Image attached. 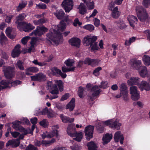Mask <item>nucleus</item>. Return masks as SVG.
Wrapping results in <instances>:
<instances>
[{"instance_id": "nucleus-43", "label": "nucleus", "mask_w": 150, "mask_h": 150, "mask_svg": "<svg viewBox=\"0 0 150 150\" xmlns=\"http://www.w3.org/2000/svg\"><path fill=\"white\" fill-rule=\"evenodd\" d=\"M136 40V38L134 37L129 38V40H126L125 43V45L126 46L130 45L131 43L134 42Z\"/></svg>"}, {"instance_id": "nucleus-10", "label": "nucleus", "mask_w": 150, "mask_h": 150, "mask_svg": "<svg viewBox=\"0 0 150 150\" xmlns=\"http://www.w3.org/2000/svg\"><path fill=\"white\" fill-rule=\"evenodd\" d=\"M94 127L93 126L89 125L86 127L85 133L87 139L89 140L93 137Z\"/></svg>"}, {"instance_id": "nucleus-22", "label": "nucleus", "mask_w": 150, "mask_h": 150, "mask_svg": "<svg viewBox=\"0 0 150 150\" xmlns=\"http://www.w3.org/2000/svg\"><path fill=\"white\" fill-rule=\"evenodd\" d=\"M20 142L18 141L17 142L14 140H9L6 144V146L8 147L11 146L12 148H16L19 146Z\"/></svg>"}, {"instance_id": "nucleus-1", "label": "nucleus", "mask_w": 150, "mask_h": 150, "mask_svg": "<svg viewBox=\"0 0 150 150\" xmlns=\"http://www.w3.org/2000/svg\"><path fill=\"white\" fill-rule=\"evenodd\" d=\"M46 39L47 41L52 43V41L57 44H59L62 40V34L59 32L57 31L55 33L50 32L46 34Z\"/></svg>"}, {"instance_id": "nucleus-47", "label": "nucleus", "mask_w": 150, "mask_h": 150, "mask_svg": "<svg viewBox=\"0 0 150 150\" xmlns=\"http://www.w3.org/2000/svg\"><path fill=\"white\" fill-rule=\"evenodd\" d=\"M7 39V38L6 37L4 33L2 32L0 37V43L2 45L6 41Z\"/></svg>"}, {"instance_id": "nucleus-52", "label": "nucleus", "mask_w": 150, "mask_h": 150, "mask_svg": "<svg viewBox=\"0 0 150 150\" xmlns=\"http://www.w3.org/2000/svg\"><path fill=\"white\" fill-rule=\"evenodd\" d=\"M102 69V68L101 67H98L94 70L93 74L96 76H98L99 75V71Z\"/></svg>"}, {"instance_id": "nucleus-23", "label": "nucleus", "mask_w": 150, "mask_h": 150, "mask_svg": "<svg viewBox=\"0 0 150 150\" xmlns=\"http://www.w3.org/2000/svg\"><path fill=\"white\" fill-rule=\"evenodd\" d=\"M75 100L74 98H73L69 103L67 104L66 108L67 109H69L70 111H72L74 108L75 106Z\"/></svg>"}, {"instance_id": "nucleus-12", "label": "nucleus", "mask_w": 150, "mask_h": 150, "mask_svg": "<svg viewBox=\"0 0 150 150\" xmlns=\"http://www.w3.org/2000/svg\"><path fill=\"white\" fill-rule=\"evenodd\" d=\"M30 78L32 81H38L40 82L44 81L46 79V76L42 73L36 74L35 75L31 76Z\"/></svg>"}, {"instance_id": "nucleus-31", "label": "nucleus", "mask_w": 150, "mask_h": 150, "mask_svg": "<svg viewBox=\"0 0 150 150\" xmlns=\"http://www.w3.org/2000/svg\"><path fill=\"white\" fill-rule=\"evenodd\" d=\"M132 67L137 70H139L142 66L141 61L139 60H134L132 61Z\"/></svg>"}, {"instance_id": "nucleus-58", "label": "nucleus", "mask_w": 150, "mask_h": 150, "mask_svg": "<svg viewBox=\"0 0 150 150\" xmlns=\"http://www.w3.org/2000/svg\"><path fill=\"white\" fill-rule=\"evenodd\" d=\"M100 60L98 59H92L91 60V66H94L98 65Z\"/></svg>"}, {"instance_id": "nucleus-30", "label": "nucleus", "mask_w": 150, "mask_h": 150, "mask_svg": "<svg viewBox=\"0 0 150 150\" xmlns=\"http://www.w3.org/2000/svg\"><path fill=\"white\" fill-rule=\"evenodd\" d=\"M127 20L130 26L133 28L134 27V23L138 21L137 18L133 15L129 16L127 18Z\"/></svg>"}, {"instance_id": "nucleus-62", "label": "nucleus", "mask_w": 150, "mask_h": 150, "mask_svg": "<svg viewBox=\"0 0 150 150\" xmlns=\"http://www.w3.org/2000/svg\"><path fill=\"white\" fill-rule=\"evenodd\" d=\"M13 16H14L12 15L7 16L5 20V22L8 23H10L11 20Z\"/></svg>"}, {"instance_id": "nucleus-46", "label": "nucleus", "mask_w": 150, "mask_h": 150, "mask_svg": "<svg viewBox=\"0 0 150 150\" xmlns=\"http://www.w3.org/2000/svg\"><path fill=\"white\" fill-rule=\"evenodd\" d=\"M86 4L89 9H93L94 8V2L93 1L92 2L87 1Z\"/></svg>"}, {"instance_id": "nucleus-64", "label": "nucleus", "mask_w": 150, "mask_h": 150, "mask_svg": "<svg viewBox=\"0 0 150 150\" xmlns=\"http://www.w3.org/2000/svg\"><path fill=\"white\" fill-rule=\"evenodd\" d=\"M69 97V94L68 93H66L64 95L62 96L60 99V100L61 101H63L66 100Z\"/></svg>"}, {"instance_id": "nucleus-6", "label": "nucleus", "mask_w": 150, "mask_h": 150, "mask_svg": "<svg viewBox=\"0 0 150 150\" xmlns=\"http://www.w3.org/2000/svg\"><path fill=\"white\" fill-rule=\"evenodd\" d=\"M55 141V140L54 138H52L51 140L46 141L42 140V142L36 139L34 141V146H36L40 147L41 145L42 146H49L52 144L54 143Z\"/></svg>"}, {"instance_id": "nucleus-28", "label": "nucleus", "mask_w": 150, "mask_h": 150, "mask_svg": "<svg viewBox=\"0 0 150 150\" xmlns=\"http://www.w3.org/2000/svg\"><path fill=\"white\" fill-rule=\"evenodd\" d=\"M98 86L97 85H95L92 87L91 89V91L93 92L92 94V96L96 97L99 95L101 91V90L99 89L96 90L98 89Z\"/></svg>"}, {"instance_id": "nucleus-29", "label": "nucleus", "mask_w": 150, "mask_h": 150, "mask_svg": "<svg viewBox=\"0 0 150 150\" xmlns=\"http://www.w3.org/2000/svg\"><path fill=\"white\" fill-rule=\"evenodd\" d=\"M139 86L142 88L144 89L146 91L150 90V86L149 84L146 81H142L141 83L139 84Z\"/></svg>"}, {"instance_id": "nucleus-18", "label": "nucleus", "mask_w": 150, "mask_h": 150, "mask_svg": "<svg viewBox=\"0 0 150 150\" xmlns=\"http://www.w3.org/2000/svg\"><path fill=\"white\" fill-rule=\"evenodd\" d=\"M21 45L19 44L17 45L14 47V49L12 51L11 55L12 57H18L21 53L20 50Z\"/></svg>"}, {"instance_id": "nucleus-48", "label": "nucleus", "mask_w": 150, "mask_h": 150, "mask_svg": "<svg viewBox=\"0 0 150 150\" xmlns=\"http://www.w3.org/2000/svg\"><path fill=\"white\" fill-rule=\"evenodd\" d=\"M6 33L7 36L11 39H13L15 37V35L11 34L10 30L8 28L6 29Z\"/></svg>"}, {"instance_id": "nucleus-53", "label": "nucleus", "mask_w": 150, "mask_h": 150, "mask_svg": "<svg viewBox=\"0 0 150 150\" xmlns=\"http://www.w3.org/2000/svg\"><path fill=\"white\" fill-rule=\"evenodd\" d=\"M22 82L19 80H16L14 81H12L10 80V84L12 86H17L18 85L20 84Z\"/></svg>"}, {"instance_id": "nucleus-27", "label": "nucleus", "mask_w": 150, "mask_h": 150, "mask_svg": "<svg viewBox=\"0 0 150 150\" xmlns=\"http://www.w3.org/2000/svg\"><path fill=\"white\" fill-rule=\"evenodd\" d=\"M139 73L140 76L142 77H145L146 76L147 73V68L144 66H142L139 70Z\"/></svg>"}, {"instance_id": "nucleus-36", "label": "nucleus", "mask_w": 150, "mask_h": 150, "mask_svg": "<svg viewBox=\"0 0 150 150\" xmlns=\"http://www.w3.org/2000/svg\"><path fill=\"white\" fill-rule=\"evenodd\" d=\"M144 64L146 66L150 65V57L147 55H144L142 58Z\"/></svg>"}, {"instance_id": "nucleus-26", "label": "nucleus", "mask_w": 150, "mask_h": 150, "mask_svg": "<svg viewBox=\"0 0 150 150\" xmlns=\"http://www.w3.org/2000/svg\"><path fill=\"white\" fill-rule=\"evenodd\" d=\"M54 14L57 19L61 20L64 18L65 13L62 10L60 9L57 10L56 12L54 13Z\"/></svg>"}, {"instance_id": "nucleus-45", "label": "nucleus", "mask_w": 150, "mask_h": 150, "mask_svg": "<svg viewBox=\"0 0 150 150\" xmlns=\"http://www.w3.org/2000/svg\"><path fill=\"white\" fill-rule=\"evenodd\" d=\"M96 128L98 132L99 133H102L103 132L104 127L102 124L101 123H98L96 126Z\"/></svg>"}, {"instance_id": "nucleus-42", "label": "nucleus", "mask_w": 150, "mask_h": 150, "mask_svg": "<svg viewBox=\"0 0 150 150\" xmlns=\"http://www.w3.org/2000/svg\"><path fill=\"white\" fill-rule=\"evenodd\" d=\"M83 28L86 30H88L90 32H92L94 29V26L92 24L86 25L83 27Z\"/></svg>"}, {"instance_id": "nucleus-56", "label": "nucleus", "mask_w": 150, "mask_h": 150, "mask_svg": "<svg viewBox=\"0 0 150 150\" xmlns=\"http://www.w3.org/2000/svg\"><path fill=\"white\" fill-rule=\"evenodd\" d=\"M108 83L107 81H102L100 83V85L99 86V87L100 88H102L104 89H106L108 87Z\"/></svg>"}, {"instance_id": "nucleus-32", "label": "nucleus", "mask_w": 150, "mask_h": 150, "mask_svg": "<svg viewBox=\"0 0 150 150\" xmlns=\"http://www.w3.org/2000/svg\"><path fill=\"white\" fill-rule=\"evenodd\" d=\"M87 146L88 150H97L98 147L96 144L93 141L88 142Z\"/></svg>"}, {"instance_id": "nucleus-34", "label": "nucleus", "mask_w": 150, "mask_h": 150, "mask_svg": "<svg viewBox=\"0 0 150 150\" xmlns=\"http://www.w3.org/2000/svg\"><path fill=\"white\" fill-rule=\"evenodd\" d=\"M0 84L3 86L2 89H5L9 87L8 85L9 84H10V80H3L0 82Z\"/></svg>"}, {"instance_id": "nucleus-44", "label": "nucleus", "mask_w": 150, "mask_h": 150, "mask_svg": "<svg viewBox=\"0 0 150 150\" xmlns=\"http://www.w3.org/2000/svg\"><path fill=\"white\" fill-rule=\"evenodd\" d=\"M16 67H17L21 70H23L24 69L23 63L21 60H19L17 61Z\"/></svg>"}, {"instance_id": "nucleus-60", "label": "nucleus", "mask_w": 150, "mask_h": 150, "mask_svg": "<svg viewBox=\"0 0 150 150\" xmlns=\"http://www.w3.org/2000/svg\"><path fill=\"white\" fill-rule=\"evenodd\" d=\"M30 38V37L29 36H25L23 38L21 39L22 43L24 45H25Z\"/></svg>"}, {"instance_id": "nucleus-57", "label": "nucleus", "mask_w": 150, "mask_h": 150, "mask_svg": "<svg viewBox=\"0 0 150 150\" xmlns=\"http://www.w3.org/2000/svg\"><path fill=\"white\" fill-rule=\"evenodd\" d=\"M91 52H93L95 50H98L99 47L98 46L97 43L96 42H94L93 44H92V46H91Z\"/></svg>"}, {"instance_id": "nucleus-38", "label": "nucleus", "mask_w": 150, "mask_h": 150, "mask_svg": "<svg viewBox=\"0 0 150 150\" xmlns=\"http://www.w3.org/2000/svg\"><path fill=\"white\" fill-rule=\"evenodd\" d=\"M120 92L121 93L128 92L127 85L125 83H122L120 86Z\"/></svg>"}, {"instance_id": "nucleus-11", "label": "nucleus", "mask_w": 150, "mask_h": 150, "mask_svg": "<svg viewBox=\"0 0 150 150\" xmlns=\"http://www.w3.org/2000/svg\"><path fill=\"white\" fill-rule=\"evenodd\" d=\"M137 88L135 86H131L130 88V93L132 100H137L140 98L139 93L137 91Z\"/></svg>"}, {"instance_id": "nucleus-15", "label": "nucleus", "mask_w": 150, "mask_h": 150, "mask_svg": "<svg viewBox=\"0 0 150 150\" xmlns=\"http://www.w3.org/2000/svg\"><path fill=\"white\" fill-rule=\"evenodd\" d=\"M114 138L116 142H118L119 141L121 144L123 143L124 138L123 135L121 134V132L120 131H117L115 133Z\"/></svg>"}, {"instance_id": "nucleus-4", "label": "nucleus", "mask_w": 150, "mask_h": 150, "mask_svg": "<svg viewBox=\"0 0 150 150\" xmlns=\"http://www.w3.org/2000/svg\"><path fill=\"white\" fill-rule=\"evenodd\" d=\"M14 69V67L10 66L4 67L3 71L5 77L10 79L13 78L15 74Z\"/></svg>"}, {"instance_id": "nucleus-51", "label": "nucleus", "mask_w": 150, "mask_h": 150, "mask_svg": "<svg viewBox=\"0 0 150 150\" xmlns=\"http://www.w3.org/2000/svg\"><path fill=\"white\" fill-rule=\"evenodd\" d=\"M25 150H38V149L34 145L30 144L26 147Z\"/></svg>"}, {"instance_id": "nucleus-59", "label": "nucleus", "mask_w": 150, "mask_h": 150, "mask_svg": "<svg viewBox=\"0 0 150 150\" xmlns=\"http://www.w3.org/2000/svg\"><path fill=\"white\" fill-rule=\"evenodd\" d=\"M143 6L146 8H148L150 5V0H143L142 2Z\"/></svg>"}, {"instance_id": "nucleus-40", "label": "nucleus", "mask_w": 150, "mask_h": 150, "mask_svg": "<svg viewBox=\"0 0 150 150\" xmlns=\"http://www.w3.org/2000/svg\"><path fill=\"white\" fill-rule=\"evenodd\" d=\"M74 137H76L74 139L78 142H80L83 136L81 132L78 133L77 132L75 133Z\"/></svg>"}, {"instance_id": "nucleus-33", "label": "nucleus", "mask_w": 150, "mask_h": 150, "mask_svg": "<svg viewBox=\"0 0 150 150\" xmlns=\"http://www.w3.org/2000/svg\"><path fill=\"white\" fill-rule=\"evenodd\" d=\"M55 84L58 87V88L60 92L64 90V83L61 80H54Z\"/></svg>"}, {"instance_id": "nucleus-5", "label": "nucleus", "mask_w": 150, "mask_h": 150, "mask_svg": "<svg viewBox=\"0 0 150 150\" xmlns=\"http://www.w3.org/2000/svg\"><path fill=\"white\" fill-rule=\"evenodd\" d=\"M26 16L25 13H23L19 14L16 17L15 23L17 25V27L19 30L21 29V26L26 23V22L22 21L25 19Z\"/></svg>"}, {"instance_id": "nucleus-2", "label": "nucleus", "mask_w": 150, "mask_h": 150, "mask_svg": "<svg viewBox=\"0 0 150 150\" xmlns=\"http://www.w3.org/2000/svg\"><path fill=\"white\" fill-rule=\"evenodd\" d=\"M47 84L50 92L52 94L50 97L51 100L58 98L57 94L59 93V90L55 84L52 83V81H47Z\"/></svg>"}, {"instance_id": "nucleus-20", "label": "nucleus", "mask_w": 150, "mask_h": 150, "mask_svg": "<svg viewBox=\"0 0 150 150\" xmlns=\"http://www.w3.org/2000/svg\"><path fill=\"white\" fill-rule=\"evenodd\" d=\"M25 74L26 75L30 76L32 75L31 73H36L39 71V69L36 67H32L26 69Z\"/></svg>"}, {"instance_id": "nucleus-14", "label": "nucleus", "mask_w": 150, "mask_h": 150, "mask_svg": "<svg viewBox=\"0 0 150 150\" xmlns=\"http://www.w3.org/2000/svg\"><path fill=\"white\" fill-rule=\"evenodd\" d=\"M97 38L96 36H93L91 38H89L88 36L85 37L83 40L84 44H86L87 45L92 46V44L97 40Z\"/></svg>"}, {"instance_id": "nucleus-35", "label": "nucleus", "mask_w": 150, "mask_h": 150, "mask_svg": "<svg viewBox=\"0 0 150 150\" xmlns=\"http://www.w3.org/2000/svg\"><path fill=\"white\" fill-rule=\"evenodd\" d=\"M117 23L118 27L121 30L125 28L126 27L124 22L122 20L117 21Z\"/></svg>"}, {"instance_id": "nucleus-3", "label": "nucleus", "mask_w": 150, "mask_h": 150, "mask_svg": "<svg viewBox=\"0 0 150 150\" xmlns=\"http://www.w3.org/2000/svg\"><path fill=\"white\" fill-rule=\"evenodd\" d=\"M104 124L106 126L113 129H116L117 130L120 129L122 125L121 123L117 120L113 121L112 120H109L104 122Z\"/></svg>"}, {"instance_id": "nucleus-16", "label": "nucleus", "mask_w": 150, "mask_h": 150, "mask_svg": "<svg viewBox=\"0 0 150 150\" xmlns=\"http://www.w3.org/2000/svg\"><path fill=\"white\" fill-rule=\"evenodd\" d=\"M21 29L19 30L20 31H23L25 32H29L33 30L35 27L30 23L26 22V23L21 26Z\"/></svg>"}, {"instance_id": "nucleus-17", "label": "nucleus", "mask_w": 150, "mask_h": 150, "mask_svg": "<svg viewBox=\"0 0 150 150\" xmlns=\"http://www.w3.org/2000/svg\"><path fill=\"white\" fill-rule=\"evenodd\" d=\"M69 42L72 46L79 47L80 45L81 40L77 38L74 37L70 39Z\"/></svg>"}, {"instance_id": "nucleus-9", "label": "nucleus", "mask_w": 150, "mask_h": 150, "mask_svg": "<svg viewBox=\"0 0 150 150\" xmlns=\"http://www.w3.org/2000/svg\"><path fill=\"white\" fill-rule=\"evenodd\" d=\"M137 14L139 19L142 22L145 21L146 19H147L149 17L146 9L144 8L139 10L137 12Z\"/></svg>"}, {"instance_id": "nucleus-21", "label": "nucleus", "mask_w": 150, "mask_h": 150, "mask_svg": "<svg viewBox=\"0 0 150 150\" xmlns=\"http://www.w3.org/2000/svg\"><path fill=\"white\" fill-rule=\"evenodd\" d=\"M112 135L109 133H107L103 135L102 138L103 145L107 144L112 139Z\"/></svg>"}, {"instance_id": "nucleus-13", "label": "nucleus", "mask_w": 150, "mask_h": 150, "mask_svg": "<svg viewBox=\"0 0 150 150\" xmlns=\"http://www.w3.org/2000/svg\"><path fill=\"white\" fill-rule=\"evenodd\" d=\"M76 132V129L74 124L71 123L68 125L67 132L69 135L71 137H74Z\"/></svg>"}, {"instance_id": "nucleus-50", "label": "nucleus", "mask_w": 150, "mask_h": 150, "mask_svg": "<svg viewBox=\"0 0 150 150\" xmlns=\"http://www.w3.org/2000/svg\"><path fill=\"white\" fill-rule=\"evenodd\" d=\"M51 70L54 75H56V74H58L59 75L61 71L60 69H58L57 67H55L52 68Z\"/></svg>"}, {"instance_id": "nucleus-54", "label": "nucleus", "mask_w": 150, "mask_h": 150, "mask_svg": "<svg viewBox=\"0 0 150 150\" xmlns=\"http://www.w3.org/2000/svg\"><path fill=\"white\" fill-rule=\"evenodd\" d=\"M84 91V89L82 87L80 86L79 87L78 94L79 97L81 98H83Z\"/></svg>"}, {"instance_id": "nucleus-37", "label": "nucleus", "mask_w": 150, "mask_h": 150, "mask_svg": "<svg viewBox=\"0 0 150 150\" xmlns=\"http://www.w3.org/2000/svg\"><path fill=\"white\" fill-rule=\"evenodd\" d=\"M66 28V24L63 21L60 22V24L58 26V30L62 32Z\"/></svg>"}, {"instance_id": "nucleus-61", "label": "nucleus", "mask_w": 150, "mask_h": 150, "mask_svg": "<svg viewBox=\"0 0 150 150\" xmlns=\"http://www.w3.org/2000/svg\"><path fill=\"white\" fill-rule=\"evenodd\" d=\"M115 4V1L114 2L113 1H111L109 3L108 6V9L110 11H112V9L114 7Z\"/></svg>"}, {"instance_id": "nucleus-49", "label": "nucleus", "mask_w": 150, "mask_h": 150, "mask_svg": "<svg viewBox=\"0 0 150 150\" xmlns=\"http://www.w3.org/2000/svg\"><path fill=\"white\" fill-rule=\"evenodd\" d=\"M64 63L67 66L71 67L74 64V62L73 60L68 59L65 61Z\"/></svg>"}, {"instance_id": "nucleus-25", "label": "nucleus", "mask_w": 150, "mask_h": 150, "mask_svg": "<svg viewBox=\"0 0 150 150\" xmlns=\"http://www.w3.org/2000/svg\"><path fill=\"white\" fill-rule=\"evenodd\" d=\"M78 9H79V12L81 14L83 15L87 13L86 6L83 3H80L78 7Z\"/></svg>"}, {"instance_id": "nucleus-19", "label": "nucleus", "mask_w": 150, "mask_h": 150, "mask_svg": "<svg viewBox=\"0 0 150 150\" xmlns=\"http://www.w3.org/2000/svg\"><path fill=\"white\" fill-rule=\"evenodd\" d=\"M139 78L138 77H131L128 80L127 83L129 85H139Z\"/></svg>"}, {"instance_id": "nucleus-39", "label": "nucleus", "mask_w": 150, "mask_h": 150, "mask_svg": "<svg viewBox=\"0 0 150 150\" xmlns=\"http://www.w3.org/2000/svg\"><path fill=\"white\" fill-rule=\"evenodd\" d=\"M27 4L26 2L22 1L21 3L19 4L18 6L17 7L16 10L17 11H19L23 8H24Z\"/></svg>"}, {"instance_id": "nucleus-41", "label": "nucleus", "mask_w": 150, "mask_h": 150, "mask_svg": "<svg viewBox=\"0 0 150 150\" xmlns=\"http://www.w3.org/2000/svg\"><path fill=\"white\" fill-rule=\"evenodd\" d=\"M21 122L19 121H16L13 122V127L16 130H19L21 125Z\"/></svg>"}, {"instance_id": "nucleus-24", "label": "nucleus", "mask_w": 150, "mask_h": 150, "mask_svg": "<svg viewBox=\"0 0 150 150\" xmlns=\"http://www.w3.org/2000/svg\"><path fill=\"white\" fill-rule=\"evenodd\" d=\"M60 117L62 122L65 123L73 122L74 120L73 118H70L68 117L65 116L63 114H61Z\"/></svg>"}, {"instance_id": "nucleus-7", "label": "nucleus", "mask_w": 150, "mask_h": 150, "mask_svg": "<svg viewBox=\"0 0 150 150\" xmlns=\"http://www.w3.org/2000/svg\"><path fill=\"white\" fill-rule=\"evenodd\" d=\"M62 5L65 12L68 13L73 7V2L72 0H64Z\"/></svg>"}, {"instance_id": "nucleus-55", "label": "nucleus", "mask_w": 150, "mask_h": 150, "mask_svg": "<svg viewBox=\"0 0 150 150\" xmlns=\"http://www.w3.org/2000/svg\"><path fill=\"white\" fill-rule=\"evenodd\" d=\"M40 124L41 126L45 128L47 127L48 126V123L47 122L46 120L44 119L42 120L40 122Z\"/></svg>"}, {"instance_id": "nucleus-8", "label": "nucleus", "mask_w": 150, "mask_h": 150, "mask_svg": "<svg viewBox=\"0 0 150 150\" xmlns=\"http://www.w3.org/2000/svg\"><path fill=\"white\" fill-rule=\"evenodd\" d=\"M48 30V29L44 26H38L35 30L33 31L32 34L40 37L47 32Z\"/></svg>"}, {"instance_id": "nucleus-63", "label": "nucleus", "mask_w": 150, "mask_h": 150, "mask_svg": "<svg viewBox=\"0 0 150 150\" xmlns=\"http://www.w3.org/2000/svg\"><path fill=\"white\" fill-rule=\"evenodd\" d=\"M92 59L89 57L86 58L84 61V63L86 64H88L89 65H91V64Z\"/></svg>"}]
</instances>
